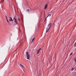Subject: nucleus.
Wrapping results in <instances>:
<instances>
[{"mask_svg": "<svg viewBox=\"0 0 76 76\" xmlns=\"http://www.w3.org/2000/svg\"><path fill=\"white\" fill-rule=\"evenodd\" d=\"M14 22H16L17 21V20L16 19V18H14Z\"/></svg>", "mask_w": 76, "mask_h": 76, "instance_id": "423d86ee", "label": "nucleus"}, {"mask_svg": "<svg viewBox=\"0 0 76 76\" xmlns=\"http://www.w3.org/2000/svg\"><path fill=\"white\" fill-rule=\"evenodd\" d=\"M74 42H75V41H74Z\"/></svg>", "mask_w": 76, "mask_h": 76, "instance_id": "412c9836", "label": "nucleus"}, {"mask_svg": "<svg viewBox=\"0 0 76 76\" xmlns=\"http://www.w3.org/2000/svg\"><path fill=\"white\" fill-rule=\"evenodd\" d=\"M10 18L9 19L10 21H11V22H12L13 21V20L12 19V18L11 17H10Z\"/></svg>", "mask_w": 76, "mask_h": 76, "instance_id": "7ed1b4c3", "label": "nucleus"}, {"mask_svg": "<svg viewBox=\"0 0 76 76\" xmlns=\"http://www.w3.org/2000/svg\"><path fill=\"white\" fill-rule=\"evenodd\" d=\"M52 25V24L51 23H50L48 26V27L46 29V33L48 32L49 31V29H50V28L51 27V26Z\"/></svg>", "mask_w": 76, "mask_h": 76, "instance_id": "f257e3e1", "label": "nucleus"}, {"mask_svg": "<svg viewBox=\"0 0 76 76\" xmlns=\"http://www.w3.org/2000/svg\"><path fill=\"white\" fill-rule=\"evenodd\" d=\"M26 55L27 56V59L28 60H29V58H30V56L29 54V53L28 52H26Z\"/></svg>", "mask_w": 76, "mask_h": 76, "instance_id": "f03ea898", "label": "nucleus"}, {"mask_svg": "<svg viewBox=\"0 0 76 76\" xmlns=\"http://www.w3.org/2000/svg\"><path fill=\"white\" fill-rule=\"evenodd\" d=\"M47 7H48V5L47 4H46L45 7V9H46L47 8Z\"/></svg>", "mask_w": 76, "mask_h": 76, "instance_id": "20e7f679", "label": "nucleus"}, {"mask_svg": "<svg viewBox=\"0 0 76 76\" xmlns=\"http://www.w3.org/2000/svg\"><path fill=\"white\" fill-rule=\"evenodd\" d=\"M73 13V11H71V13Z\"/></svg>", "mask_w": 76, "mask_h": 76, "instance_id": "f3484780", "label": "nucleus"}, {"mask_svg": "<svg viewBox=\"0 0 76 76\" xmlns=\"http://www.w3.org/2000/svg\"><path fill=\"white\" fill-rule=\"evenodd\" d=\"M51 16V14H50L49 15L46 17V18L45 20H46L47 18H48V16H49V17H50V16Z\"/></svg>", "mask_w": 76, "mask_h": 76, "instance_id": "39448f33", "label": "nucleus"}, {"mask_svg": "<svg viewBox=\"0 0 76 76\" xmlns=\"http://www.w3.org/2000/svg\"><path fill=\"white\" fill-rule=\"evenodd\" d=\"M39 50H37V54H38L39 53Z\"/></svg>", "mask_w": 76, "mask_h": 76, "instance_id": "9d476101", "label": "nucleus"}, {"mask_svg": "<svg viewBox=\"0 0 76 76\" xmlns=\"http://www.w3.org/2000/svg\"><path fill=\"white\" fill-rule=\"evenodd\" d=\"M27 12H28V11H29V9L27 10Z\"/></svg>", "mask_w": 76, "mask_h": 76, "instance_id": "dca6fc26", "label": "nucleus"}, {"mask_svg": "<svg viewBox=\"0 0 76 76\" xmlns=\"http://www.w3.org/2000/svg\"><path fill=\"white\" fill-rule=\"evenodd\" d=\"M73 70H74V68H72V69H71V70H72V71H73Z\"/></svg>", "mask_w": 76, "mask_h": 76, "instance_id": "f8f14e48", "label": "nucleus"}, {"mask_svg": "<svg viewBox=\"0 0 76 76\" xmlns=\"http://www.w3.org/2000/svg\"><path fill=\"white\" fill-rule=\"evenodd\" d=\"M14 23H15V25H16L18 23V22H17V21H14Z\"/></svg>", "mask_w": 76, "mask_h": 76, "instance_id": "6e6552de", "label": "nucleus"}, {"mask_svg": "<svg viewBox=\"0 0 76 76\" xmlns=\"http://www.w3.org/2000/svg\"><path fill=\"white\" fill-rule=\"evenodd\" d=\"M6 16V19H7V16Z\"/></svg>", "mask_w": 76, "mask_h": 76, "instance_id": "a211bd4d", "label": "nucleus"}, {"mask_svg": "<svg viewBox=\"0 0 76 76\" xmlns=\"http://www.w3.org/2000/svg\"><path fill=\"white\" fill-rule=\"evenodd\" d=\"M75 67H76V66H75Z\"/></svg>", "mask_w": 76, "mask_h": 76, "instance_id": "4be33fe9", "label": "nucleus"}, {"mask_svg": "<svg viewBox=\"0 0 76 76\" xmlns=\"http://www.w3.org/2000/svg\"><path fill=\"white\" fill-rule=\"evenodd\" d=\"M18 20H19V19H18Z\"/></svg>", "mask_w": 76, "mask_h": 76, "instance_id": "6ab92c4d", "label": "nucleus"}, {"mask_svg": "<svg viewBox=\"0 0 76 76\" xmlns=\"http://www.w3.org/2000/svg\"><path fill=\"white\" fill-rule=\"evenodd\" d=\"M72 54H73V53H72L70 54V56H72Z\"/></svg>", "mask_w": 76, "mask_h": 76, "instance_id": "ddd939ff", "label": "nucleus"}, {"mask_svg": "<svg viewBox=\"0 0 76 76\" xmlns=\"http://www.w3.org/2000/svg\"><path fill=\"white\" fill-rule=\"evenodd\" d=\"M75 70H76V68H75Z\"/></svg>", "mask_w": 76, "mask_h": 76, "instance_id": "aec40b11", "label": "nucleus"}, {"mask_svg": "<svg viewBox=\"0 0 76 76\" xmlns=\"http://www.w3.org/2000/svg\"><path fill=\"white\" fill-rule=\"evenodd\" d=\"M76 43H75V44H74V46L75 47H76Z\"/></svg>", "mask_w": 76, "mask_h": 76, "instance_id": "4468645a", "label": "nucleus"}, {"mask_svg": "<svg viewBox=\"0 0 76 76\" xmlns=\"http://www.w3.org/2000/svg\"><path fill=\"white\" fill-rule=\"evenodd\" d=\"M7 22H8L9 23V24H10V23H9V21L8 20V19H7Z\"/></svg>", "mask_w": 76, "mask_h": 76, "instance_id": "9b49d317", "label": "nucleus"}, {"mask_svg": "<svg viewBox=\"0 0 76 76\" xmlns=\"http://www.w3.org/2000/svg\"><path fill=\"white\" fill-rule=\"evenodd\" d=\"M20 65L21 66V68L23 69V65L21 64H20Z\"/></svg>", "mask_w": 76, "mask_h": 76, "instance_id": "0eeeda50", "label": "nucleus"}, {"mask_svg": "<svg viewBox=\"0 0 76 76\" xmlns=\"http://www.w3.org/2000/svg\"><path fill=\"white\" fill-rule=\"evenodd\" d=\"M40 50H41V48H40L39 49V51H40Z\"/></svg>", "mask_w": 76, "mask_h": 76, "instance_id": "2eb2a0df", "label": "nucleus"}, {"mask_svg": "<svg viewBox=\"0 0 76 76\" xmlns=\"http://www.w3.org/2000/svg\"><path fill=\"white\" fill-rule=\"evenodd\" d=\"M34 39H35V38H34L32 40V42H31V43H32V42H33V41H34Z\"/></svg>", "mask_w": 76, "mask_h": 76, "instance_id": "1a4fd4ad", "label": "nucleus"}]
</instances>
